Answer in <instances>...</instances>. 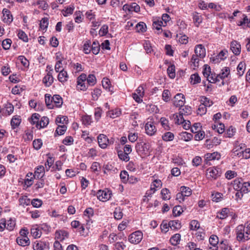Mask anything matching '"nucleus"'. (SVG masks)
<instances>
[{
    "instance_id": "obj_55",
    "label": "nucleus",
    "mask_w": 250,
    "mask_h": 250,
    "mask_svg": "<svg viewBox=\"0 0 250 250\" xmlns=\"http://www.w3.org/2000/svg\"><path fill=\"white\" fill-rule=\"evenodd\" d=\"M12 41L10 39H6L2 42V46L4 49L7 50L10 48Z\"/></svg>"
},
{
    "instance_id": "obj_3",
    "label": "nucleus",
    "mask_w": 250,
    "mask_h": 250,
    "mask_svg": "<svg viewBox=\"0 0 250 250\" xmlns=\"http://www.w3.org/2000/svg\"><path fill=\"white\" fill-rule=\"evenodd\" d=\"M233 185L234 189L236 191H241L243 193H248L250 191V183L244 182L241 178L235 179Z\"/></svg>"
},
{
    "instance_id": "obj_56",
    "label": "nucleus",
    "mask_w": 250,
    "mask_h": 250,
    "mask_svg": "<svg viewBox=\"0 0 250 250\" xmlns=\"http://www.w3.org/2000/svg\"><path fill=\"white\" fill-rule=\"evenodd\" d=\"M67 127L65 125H59L56 130V133L59 135H63L66 130Z\"/></svg>"
},
{
    "instance_id": "obj_49",
    "label": "nucleus",
    "mask_w": 250,
    "mask_h": 250,
    "mask_svg": "<svg viewBox=\"0 0 250 250\" xmlns=\"http://www.w3.org/2000/svg\"><path fill=\"white\" fill-rule=\"evenodd\" d=\"M189 228L191 230H196L200 228V224L197 220H192L190 223Z\"/></svg>"
},
{
    "instance_id": "obj_28",
    "label": "nucleus",
    "mask_w": 250,
    "mask_h": 250,
    "mask_svg": "<svg viewBox=\"0 0 250 250\" xmlns=\"http://www.w3.org/2000/svg\"><path fill=\"white\" fill-rule=\"evenodd\" d=\"M162 186L161 181L160 180H155L152 183L150 187L151 193H154L156 190V188H160Z\"/></svg>"
},
{
    "instance_id": "obj_45",
    "label": "nucleus",
    "mask_w": 250,
    "mask_h": 250,
    "mask_svg": "<svg viewBox=\"0 0 250 250\" xmlns=\"http://www.w3.org/2000/svg\"><path fill=\"white\" fill-rule=\"evenodd\" d=\"M48 25V19L47 18H43L40 21V27L41 29L46 30Z\"/></svg>"
},
{
    "instance_id": "obj_61",
    "label": "nucleus",
    "mask_w": 250,
    "mask_h": 250,
    "mask_svg": "<svg viewBox=\"0 0 250 250\" xmlns=\"http://www.w3.org/2000/svg\"><path fill=\"white\" fill-rule=\"evenodd\" d=\"M102 93L101 90L99 88H96L92 92V96L93 100H97Z\"/></svg>"
},
{
    "instance_id": "obj_32",
    "label": "nucleus",
    "mask_w": 250,
    "mask_h": 250,
    "mask_svg": "<svg viewBox=\"0 0 250 250\" xmlns=\"http://www.w3.org/2000/svg\"><path fill=\"white\" fill-rule=\"evenodd\" d=\"M190 83L193 84H197L201 82V78L197 73H194L190 76Z\"/></svg>"
},
{
    "instance_id": "obj_2",
    "label": "nucleus",
    "mask_w": 250,
    "mask_h": 250,
    "mask_svg": "<svg viewBox=\"0 0 250 250\" xmlns=\"http://www.w3.org/2000/svg\"><path fill=\"white\" fill-rule=\"evenodd\" d=\"M40 115L38 113H34L31 118L30 123L32 125H36L38 128L46 127L49 123V119L45 116L42 117L40 120Z\"/></svg>"
},
{
    "instance_id": "obj_16",
    "label": "nucleus",
    "mask_w": 250,
    "mask_h": 250,
    "mask_svg": "<svg viewBox=\"0 0 250 250\" xmlns=\"http://www.w3.org/2000/svg\"><path fill=\"white\" fill-rule=\"evenodd\" d=\"M45 167L42 166H39L36 169L34 177L36 179H41L44 175Z\"/></svg>"
},
{
    "instance_id": "obj_26",
    "label": "nucleus",
    "mask_w": 250,
    "mask_h": 250,
    "mask_svg": "<svg viewBox=\"0 0 250 250\" xmlns=\"http://www.w3.org/2000/svg\"><path fill=\"white\" fill-rule=\"evenodd\" d=\"M31 234L34 238L36 239L41 236L42 232L39 228H33L31 229Z\"/></svg>"
},
{
    "instance_id": "obj_17",
    "label": "nucleus",
    "mask_w": 250,
    "mask_h": 250,
    "mask_svg": "<svg viewBox=\"0 0 250 250\" xmlns=\"http://www.w3.org/2000/svg\"><path fill=\"white\" fill-rule=\"evenodd\" d=\"M53 80L52 73L48 71L47 75L43 78V82L46 86H49L53 83Z\"/></svg>"
},
{
    "instance_id": "obj_18",
    "label": "nucleus",
    "mask_w": 250,
    "mask_h": 250,
    "mask_svg": "<svg viewBox=\"0 0 250 250\" xmlns=\"http://www.w3.org/2000/svg\"><path fill=\"white\" fill-rule=\"evenodd\" d=\"M68 233L65 230L57 231L55 233V238L60 241H62L65 238H68Z\"/></svg>"
},
{
    "instance_id": "obj_63",
    "label": "nucleus",
    "mask_w": 250,
    "mask_h": 250,
    "mask_svg": "<svg viewBox=\"0 0 250 250\" xmlns=\"http://www.w3.org/2000/svg\"><path fill=\"white\" fill-rule=\"evenodd\" d=\"M18 37L25 42H28V39L26 34L22 30H20L18 34Z\"/></svg>"
},
{
    "instance_id": "obj_12",
    "label": "nucleus",
    "mask_w": 250,
    "mask_h": 250,
    "mask_svg": "<svg viewBox=\"0 0 250 250\" xmlns=\"http://www.w3.org/2000/svg\"><path fill=\"white\" fill-rule=\"evenodd\" d=\"M97 139L99 146L102 148H106L108 143V139L107 136L101 134L98 136Z\"/></svg>"
},
{
    "instance_id": "obj_41",
    "label": "nucleus",
    "mask_w": 250,
    "mask_h": 250,
    "mask_svg": "<svg viewBox=\"0 0 250 250\" xmlns=\"http://www.w3.org/2000/svg\"><path fill=\"white\" fill-rule=\"evenodd\" d=\"M200 101L201 103L204 104L206 107H209L213 104L211 101L205 96L201 97Z\"/></svg>"
},
{
    "instance_id": "obj_6",
    "label": "nucleus",
    "mask_w": 250,
    "mask_h": 250,
    "mask_svg": "<svg viewBox=\"0 0 250 250\" xmlns=\"http://www.w3.org/2000/svg\"><path fill=\"white\" fill-rule=\"evenodd\" d=\"M143 239V233L141 231L138 230L133 232L129 236V241L132 244L139 243Z\"/></svg>"
},
{
    "instance_id": "obj_58",
    "label": "nucleus",
    "mask_w": 250,
    "mask_h": 250,
    "mask_svg": "<svg viewBox=\"0 0 250 250\" xmlns=\"http://www.w3.org/2000/svg\"><path fill=\"white\" fill-rule=\"evenodd\" d=\"M110 82L107 78H104L102 81V85L104 88L110 91Z\"/></svg>"
},
{
    "instance_id": "obj_64",
    "label": "nucleus",
    "mask_w": 250,
    "mask_h": 250,
    "mask_svg": "<svg viewBox=\"0 0 250 250\" xmlns=\"http://www.w3.org/2000/svg\"><path fill=\"white\" fill-rule=\"evenodd\" d=\"M207 112V107L202 103L199 105L198 108V114L201 115L205 114Z\"/></svg>"
},
{
    "instance_id": "obj_57",
    "label": "nucleus",
    "mask_w": 250,
    "mask_h": 250,
    "mask_svg": "<svg viewBox=\"0 0 250 250\" xmlns=\"http://www.w3.org/2000/svg\"><path fill=\"white\" fill-rule=\"evenodd\" d=\"M96 77L94 75H89L87 78L86 83L89 85H93L96 83Z\"/></svg>"
},
{
    "instance_id": "obj_38",
    "label": "nucleus",
    "mask_w": 250,
    "mask_h": 250,
    "mask_svg": "<svg viewBox=\"0 0 250 250\" xmlns=\"http://www.w3.org/2000/svg\"><path fill=\"white\" fill-rule=\"evenodd\" d=\"M223 196L222 193L218 192L212 193L211 194L212 201L216 202H220L222 199Z\"/></svg>"
},
{
    "instance_id": "obj_21",
    "label": "nucleus",
    "mask_w": 250,
    "mask_h": 250,
    "mask_svg": "<svg viewBox=\"0 0 250 250\" xmlns=\"http://www.w3.org/2000/svg\"><path fill=\"white\" fill-rule=\"evenodd\" d=\"M230 74V69L228 67H225L222 68L221 72L220 74H218V78L219 79L223 80L224 79L228 77Z\"/></svg>"
},
{
    "instance_id": "obj_31",
    "label": "nucleus",
    "mask_w": 250,
    "mask_h": 250,
    "mask_svg": "<svg viewBox=\"0 0 250 250\" xmlns=\"http://www.w3.org/2000/svg\"><path fill=\"white\" fill-rule=\"evenodd\" d=\"M191 113V108L190 106H185L183 108H180L179 114L182 116L188 115Z\"/></svg>"
},
{
    "instance_id": "obj_51",
    "label": "nucleus",
    "mask_w": 250,
    "mask_h": 250,
    "mask_svg": "<svg viewBox=\"0 0 250 250\" xmlns=\"http://www.w3.org/2000/svg\"><path fill=\"white\" fill-rule=\"evenodd\" d=\"M167 74L171 78H174L175 76V66L174 65L169 66L167 69Z\"/></svg>"
},
{
    "instance_id": "obj_37",
    "label": "nucleus",
    "mask_w": 250,
    "mask_h": 250,
    "mask_svg": "<svg viewBox=\"0 0 250 250\" xmlns=\"http://www.w3.org/2000/svg\"><path fill=\"white\" fill-rule=\"evenodd\" d=\"M181 192L185 196L188 197L191 194V189L188 188L185 186H182L180 188Z\"/></svg>"
},
{
    "instance_id": "obj_15",
    "label": "nucleus",
    "mask_w": 250,
    "mask_h": 250,
    "mask_svg": "<svg viewBox=\"0 0 250 250\" xmlns=\"http://www.w3.org/2000/svg\"><path fill=\"white\" fill-rule=\"evenodd\" d=\"M221 155L217 152H214L211 153H207L205 155V159L206 163L208 164V162L215 159L219 160L220 158Z\"/></svg>"
},
{
    "instance_id": "obj_9",
    "label": "nucleus",
    "mask_w": 250,
    "mask_h": 250,
    "mask_svg": "<svg viewBox=\"0 0 250 250\" xmlns=\"http://www.w3.org/2000/svg\"><path fill=\"white\" fill-rule=\"evenodd\" d=\"M145 130L146 133L149 136L153 135L156 132V128L152 122H148L146 124Z\"/></svg>"
},
{
    "instance_id": "obj_33",
    "label": "nucleus",
    "mask_w": 250,
    "mask_h": 250,
    "mask_svg": "<svg viewBox=\"0 0 250 250\" xmlns=\"http://www.w3.org/2000/svg\"><path fill=\"white\" fill-rule=\"evenodd\" d=\"M121 114V111L118 109L110 110L107 112V116L111 118H115L119 116Z\"/></svg>"
},
{
    "instance_id": "obj_50",
    "label": "nucleus",
    "mask_w": 250,
    "mask_h": 250,
    "mask_svg": "<svg viewBox=\"0 0 250 250\" xmlns=\"http://www.w3.org/2000/svg\"><path fill=\"white\" fill-rule=\"evenodd\" d=\"M54 162V159H53V157H48L46 162L45 163L44 167L46 171H48L50 169L51 167L53 165Z\"/></svg>"
},
{
    "instance_id": "obj_8",
    "label": "nucleus",
    "mask_w": 250,
    "mask_h": 250,
    "mask_svg": "<svg viewBox=\"0 0 250 250\" xmlns=\"http://www.w3.org/2000/svg\"><path fill=\"white\" fill-rule=\"evenodd\" d=\"M173 103L176 107H182L185 103V98L182 93L177 94L174 97Z\"/></svg>"
},
{
    "instance_id": "obj_59",
    "label": "nucleus",
    "mask_w": 250,
    "mask_h": 250,
    "mask_svg": "<svg viewBox=\"0 0 250 250\" xmlns=\"http://www.w3.org/2000/svg\"><path fill=\"white\" fill-rule=\"evenodd\" d=\"M210 67L207 64L204 65L203 71V75L205 77L209 78V75L211 73Z\"/></svg>"
},
{
    "instance_id": "obj_43",
    "label": "nucleus",
    "mask_w": 250,
    "mask_h": 250,
    "mask_svg": "<svg viewBox=\"0 0 250 250\" xmlns=\"http://www.w3.org/2000/svg\"><path fill=\"white\" fill-rule=\"evenodd\" d=\"M16 225L15 220L10 218L6 222V229L9 230L14 229Z\"/></svg>"
},
{
    "instance_id": "obj_35",
    "label": "nucleus",
    "mask_w": 250,
    "mask_h": 250,
    "mask_svg": "<svg viewBox=\"0 0 250 250\" xmlns=\"http://www.w3.org/2000/svg\"><path fill=\"white\" fill-rule=\"evenodd\" d=\"M91 48V51L94 54L97 55L99 53L100 46L97 41H94L93 42Z\"/></svg>"
},
{
    "instance_id": "obj_4",
    "label": "nucleus",
    "mask_w": 250,
    "mask_h": 250,
    "mask_svg": "<svg viewBox=\"0 0 250 250\" xmlns=\"http://www.w3.org/2000/svg\"><path fill=\"white\" fill-rule=\"evenodd\" d=\"M135 148L138 154L140 155L146 154L149 152L150 145L149 143L140 142L137 143Z\"/></svg>"
},
{
    "instance_id": "obj_14",
    "label": "nucleus",
    "mask_w": 250,
    "mask_h": 250,
    "mask_svg": "<svg viewBox=\"0 0 250 250\" xmlns=\"http://www.w3.org/2000/svg\"><path fill=\"white\" fill-rule=\"evenodd\" d=\"M3 13V21L6 23H10L13 21V17L10 14V11L6 8H4L2 10Z\"/></svg>"
},
{
    "instance_id": "obj_42",
    "label": "nucleus",
    "mask_w": 250,
    "mask_h": 250,
    "mask_svg": "<svg viewBox=\"0 0 250 250\" xmlns=\"http://www.w3.org/2000/svg\"><path fill=\"white\" fill-rule=\"evenodd\" d=\"M91 51V41L90 40H87L85 41L83 44V51L84 53L88 54L90 53Z\"/></svg>"
},
{
    "instance_id": "obj_54",
    "label": "nucleus",
    "mask_w": 250,
    "mask_h": 250,
    "mask_svg": "<svg viewBox=\"0 0 250 250\" xmlns=\"http://www.w3.org/2000/svg\"><path fill=\"white\" fill-rule=\"evenodd\" d=\"M129 12H138L140 11V7L136 3H132L129 4Z\"/></svg>"
},
{
    "instance_id": "obj_22",
    "label": "nucleus",
    "mask_w": 250,
    "mask_h": 250,
    "mask_svg": "<svg viewBox=\"0 0 250 250\" xmlns=\"http://www.w3.org/2000/svg\"><path fill=\"white\" fill-rule=\"evenodd\" d=\"M53 101L54 107H60L62 104V98L59 95H55L53 96Z\"/></svg>"
},
{
    "instance_id": "obj_23",
    "label": "nucleus",
    "mask_w": 250,
    "mask_h": 250,
    "mask_svg": "<svg viewBox=\"0 0 250 250\" xmlns=\"http://www.w3.org/2000/svg\"><path fill=\"white\" fill-rule=\"evenodd\" d=\"M58 77V80L63 83L67 81L68 76L67 72L62 69L59 72Z\"/></svg>"
},
{
    "instance_id": "obj_7",
    "label": "nucleus",
    "mask_w": 250,
    "mask_h": 250,
    "mask_svg": "<svg viewBox=\"0 0 250 250\" xmlns=\"http://www.w3.org/2000/svg\"><path fill=\"white\" fill-rule=\"evenodd\" d=\"M111 192L108 190H99L97 192L98 199L101 201L104 202L109 200L111 197Z\"/></svg>"
},
{
    "instance_id": "obj_24",
    "label": "nucleus",
    "mask_w": 250,
    "mask_h": 250,
    "mask_svg": "<svg viewBox=\"0 0 250 250\" xmlns=\"http://www.w3.org/2000/svg\"><path fill=\"white\" fill-rule=\"evenodd\" d=\"M21 123V119L20 116H14L11 121V125L13 129H15L19 126Z\"/></svg>"
},
{
    "instance_id": "obj_29",
    "label": "nucleus",
    "mask_w": 250,
    "mask_h": 250,
    "mask_svg": "<svg viewBox=\"0 0 250 250\" xmlns=\"http://www.w3.org/2000/svg\"><path fill=\"white\" fill-rule=\"evenodd\" d=\"M169 226L172 229H178L181 228V223L178 220H172L169 222Z\"/></svg>"
},
{
    "instance_id": "obj_20",
    "label": "nucleus",
    "mask_w": 250,
    "mask_h": 250,
    "mask_svg": "<svg viewBox=\"0 0 250 250\" xmlns=\"http://www.w3.org/2000/svg\"><path fill=\"white\" fill-rule=\"evenodd\" d=\"M45 102L48 108L53 109L54 107L53 97H51V95L49 94H46L45 95Z\"/></svg>"
},
{
    "instance_id": "obj_60",
    "label": "nucleus",
    "mask_w": 250,
    "mask_h": 250,
    "mask_svg": "<svg viewBox=\"0 0 250 250\" xmlns=\"http://www.w3.org/2000/svg\"><path fill=\"white\" fill-rule=\"evenodd\" d=\"M182 212L183 210L180 206H176L173 209V214L174 216H179Z\"/></svg>"
},
{
    "instance_id": "obj_25",
    "label": "nucleus",
    "mask_w": 250,
    "mask_h": 250,
    "mask_svg": "<svg viewBox=\"0 0 250 250\" xmlns=\"http://www.w3.org/2000/svg\"><path fill=\"white\" fill-rule=\"evenodd\" d=\"M152 26L154 29L158 31L157 33L159 34L161 32L162 26H165V25H163V21L160 19L153 21Z\"/></svg>"
},
{
    "instance_id": "obj_10",
    "label": "nucleus",
    "mask_w": 250,
    "mask_h": 250,
    "mask_svg": "<svg viewBox=\"0 0 250 250\" xmlns=\"http://www.w3.org/2000/svg\"><path fill=\"white\" fill-rule=\"evenodd\" d=\"M230 49L234 54L239 55L241 52V45L236 41H233L230 42Z\"/></svg>"
},
{
    "instance_id": "obj_48",
    "label": "nucleus",
    "mask_w": 250,
    "mask_h": 250,
    "mask_svg": "<svg viewBox=\"0 0 250 250\" xmlns=\"http://www.w3.org/2000/svg\"><path fill=\"white\" fill-rule=\"evenodd\" d=\"M238 75L241 76L243 75L245 69V64L243 62H240L238 64L237 68Z\"/></svg>"
},
{
    "instance_id": "obj_27",
    "label": "nucleus",
    "mask_w": 250,
    "mask_h": 250,
    "mask_svg": "<svg viewBox=\"0 0 250 250\" xmlns=\"http://www.w3.org/2000/svg\"><path fill=\"white\" fill-rule=\"evenodd\" d=\"M229 212V209L224 208L219 212L217 214V217L220 219H224L228 217V214Z\"/></svg>"
},
{
    "instance_id": "obj_5",
    "label": "nucleus",
    "mask_w": 250,
    "mask_h": 250,
    "mask_svg": "<svg viewBox=\"0 0 250 250\" xmlns=\"http://www.w3.org/2000/svg\"><path fill=\"white\" fill-rule=\"evenodd\" d=\"M33 248L34 250H48L49 243L45 241L37 240L34 242Z\"/></svg>"
},
{
    "instance_id": "obj_34",
    "label": "nucleus",
    "mask_w": 250,
    "mask_h": 250,
    "mask_svg": "<svg viewBox=\"0 0 250 250\" xmlns=\"http://www.w3.org/2000/svg\"><path fill=\"white\" fill-rule=\"evenodd\" d=\"M20 205L23 207L29 205L30 203V199L26 196H23L19 199Z\"/></svg>"
},
{
    "instance_id": "obj_52",
    "label": "nucleus",
    "mask_w": 250,
    "mask_h": 250,
    "mask_svg": "<svg viewBox=\"0 0 250 250\" xmlns=\"http://www.w3.org/2000/svg\"><path fill=\"white\" fill-rule=\"evenodd\" d=\"M173 116L174 117L175 124L178 125L184 124L185 119L183 118V116L180 115L179 113V115L174 114Z\"/></svg>"
},
{
    "instance_id": "obj_44",
    "label": "nucleus",
    "mask_w": 250,
    "mask_h": 250,
    "mask_svg": "<svg viewBox=\"0 0 250 250\" xmlns=\"http://www.w3.org/2000/svg\"><path fill=\"white\" fill-rule=\"evenodd\" d=\"M118 155L119 158L122 160L125 161V162H127L129 160V157L128 154L125 153L122 150L118 151Z\"/></svg>"
},
{
    "instance_id": "obj_39",
    "label": "nucleus",
    "mask_w": 250,
    "mask_h": 250,
    "mask_svg": "<svg viewBox=\"0 0 250 250\" xmlns=\"http://www.w3.org/2000/svg\"><path fill=\"white\" fill-rule=\"evenodd\" d=\"M123 213L122 209L120 208H116L114 212V216L115 219L120 220L122 218Z\"/></svg>"
},
{
    "instance_id": "obj_47",
    "label": "nucleus",
    "mask_w": 250,
    "mask_h": 250,
    "mask_svg": "<svg viewBox=\"0 0 250 250\" xmlns=\"http://www.w3.org/2000/svg\"><path fill=\"white\" fill-rule=\"evenodd\" d=\"M136 28L138 32H144L146 31V26L144 22H140L136 25Z\"/></svg>"
},
{
    "instance_id": "obj_13",
    "label": "nucleus",
    "mask_w": 250,
    "mask_h": 250,
    "mask_svg": "<svg viewBox=\"0 0 250 250\" xmlns=\"http://www.w3.org/2000/svg\"><path fill=\"white\" fill-rule=\"evenodd\" d=\"M194 52L195 55L199 56L200 58H203L206 56L205 48L202 44H198L195 46Z\"/></svg>"
},
{
    "instance_id": "obj_36",
    "label": "nucleus",
    "mask_w": 250,
    "mask_h": 250,
    "mask_svg": "<svg viewBox=\"0 0 250 250\" xmlns=\"http://www.w3.org/2000/svg\"><path fill=\"white\" fill-rule=\"evenodd\" d=\"M180 238L181 235L180 234H175L170 238V242L172 245L176 246L179 243Z\"/></svg>"
},
{
    "instance_id": "obj_11",
    "label": "nucleus",
    "mask_w": 250,
    "mask_h": 250,
    "mask_svg": "<svg viewBox=\"0 0 250 250\" xmlns=\"http://www.w3.org/2000/svg\"><path fill=\"white\" fill-rule=\"evenodd\" d=\"M219 176V172L217 168L210 167L208 169L207 176L208 179H216Z\"/></svg>"
},
{
    "instance_id": "obj_46",
    "label": "nucleus",
    "mask_w": 250,
    "mask_h": 250,
    "mask_svg": "<svg viewBox=\"0 0 250 250\" xmlns=\"http://www.w3.org/2000/svg\"><path fill=\"white\" fill-rule=\"evenodd\" d=\"M170 192L167 188H163L161 190V194L162 196V199L164 200H169L170 198Z\"/></svg>"
},
{
    "instance_id": "obj_62",
    "label": "nucleus",
    "mask_w": 250,
    "mask_h": 250,
    "mask_svg": "<svg viewBox=\"0 0 250 250\" xmlns=\"http://www.w3.org/2000/svg\"><path fill=\"white\" fill-rule=\"evenodd\" d=\"M218 242V238L215 235H212L209 239V242L210 245H217Z\"/></svg>"
},
{
    "instance_id": "obj_1",
    "label": "nucleus",
    "mask_w": 250,
    "mask_h": 250,
    "mask_svg": "<svg viewBox=\"0 0 250 250\" xmlns=\"http://www.w3.org/2000/svg\"><path fill=\"white\" fill-rule=\"evenodd\" d=\"M236 239L239 242H245L250 239V229L243 225L238 226L235 229Z\"/></svg>"
},
{
    "instance_id": "obj_40",
    "label": "nucleus",
    "mask_w": 250,
    "mask_h": 250,
    "mask_svg": "<svg viewBox=\"0 0 250 250\" xmlns=\"http://www.w3.org/2000/svg\"><path fill=\"white\" fill-rule=\"evenodd\" d=\"M174 137V135L173 133L170 132H167L162 136L163 140L166 142L172 141Z\"/></svg>"
},
{
    "instance_id": "obj_30",
    "label": "nucleus",
    "mask_w": 250,
    "mask_h": 250,
    "mask_svg": "<svg viewBox=\"0 0 250 250\" xmlns=\"http://www.w3.org/2000/svg\"><path fill=\"white\" fill-rule=\"evenodd\" d=\"M192 17L194 23L198 27L200 23L202 22L203 18L202 16L197 13H194L192 14Z\"/></svg>"
},
{
    "instance_id": "obj_53",
    "label": "nucleus",
    "mask_w": 250,
    "mask_h": 250,
    "mask_svg": "<svg viewBox=\"0 0 250 250\" xmlns=\"http://www.w3.org/2000/svg\"><path fill=\"white\" fill-rule=\"evenodd\" d=\"M220 249L222 250H232L227 240L222 241L220 244Z\"/></svg>"
},
{
    "instance_id": "obj_19",
    "label": "nucleus",
    "mask_w": 250,
    "mask_h": 250,
    "mask_svg": "<svg viewBox=\"0 0 250 250\" xmlns=\"http://www.w3.org/2000/svg\"><path fill=\"white\" fill-rule=\"evenodd\" d=\"M17 243L22 247L28 246L30 244V240L28 237H18L17 238Z\"/></svg>"
}]
</instances>
